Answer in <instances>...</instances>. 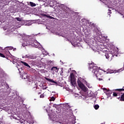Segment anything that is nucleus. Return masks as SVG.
Masks as SVG:
<instances>
[{
	"mask_svg": "<svg viewBox=\"0 0 124 124\" xmlns=\"http://www.w3.org/2000/svg\"><path fill=\"white\" fill-rule=\"evenodd\" d=\"M94 109H95V110H97V109L99 108V106L98 105H95V106H94Z\"/></svg>",
	"mask_w": 124,
	"mask_h": 124,
	"instance_id": "aec40b11",
	"label": "nucleus"
},
{
	"mask_svg": "<svg viewBox=\"0 0 124 124\" xmlns=\"http://www.w3.org/2000/svg\"><path fill=\"white\" fill-rule=\"evenodd\" d=\"M48 3L50 7H54V6H55V5H56V3L55 2V1H54V0H49Z\"/></svg>",
	"mask_w": 124,
	"mask_h": 124,
	"instance_id": "6e6552de",
	"label": "nucleus"
},
{
	"mask_svg": "<svg viewBox=\"0 0 124 124\" xmlns=\"http://www.w3.org/2000/svg\"><path fill=\"white\" fill-rule=\"evenodd\" d=\"M28 5H30L31 7H34V6H36V4L32 2H30L29 4H28Z\"/></svg>",
	"mask_w": 124,
	"mask_h": 124,
	"instance_id": "4468645a",
	"label": "nucleus"
},
{
	"mask_svg": "<svg viewBox=\"0 0 124 124\" xmlns=\"http://www.w3.org/2000/svg\"><path fill=\"white\" fill-rule=\"evenodd\" d=\"M117 98H120V97H117Z\"/></svg>",
	"mask_w": 124,
	"mask_h": 124,
	"instance_id": "7c9ffc66",
	"label": "nucleus"
},
{
	"mask_svg": "<svg viewBox=\"0 0 124 124\" xmlns=\"http://www.w3.org/2000/svg\"><path fill=\"white\" fill-rule=\"evenodd\" d=\"M31 44H33V41L31 40H25L22 44V46L26 47V46H29Z\"/></svg>",
	"mask_w": 124,
	"mask_h": 124,
	"instance_id": "20e7f679",
	"label": "nucleus"
},
{
	"mask_svg": "<svg viewBox=\"0 0 124 124\" xmlns=\"http://www.w3.org/2000/svg\"><path fill=\"white\" fill-rule=\"evenodd\" d=\"M62 73H63V72H62H62L60 73V75H62Z\"/></svg>",
	"mask_w": 124,
	"mask_h": 124,
	"instance_id": "cd10ccee",
	"label": "nucleus"
},
{
	"mask_svg": "<svg viewBox=\"0 0 124 124\" xmlns=\"http://www.w3.org/2000/svg\"><path fill=\"white\" fill-rule=\"evenodd\" d=\"M90 70H92V69L93 70L92 73H93L96 77H97L98 76H101V75H102L103 73L106 72L105 71L102 69H99L97 66H94L93 65H90Z\"/></svg>",
	"mask_w": 124,
	"mask_h": 124,
	"instance_id": "f257e3e1",
	"label": "nucleus"
},
{
	"mask_svg": "<svg viewBox=\"0 0 124 124\" xmlns=\"http://www.w3.org/2000/svg\"><path fill=\"white\" fill-rule=\"evenodd\" d=\"M55 100H56V98H55V97H52L49 99V101H55Z\"/></svg>",
	"mask_w": 124,
	"mask_h": 124,
	"instance_id": "6ab92c4d",
	"label": "nucleus"
},
{
	"mask_svg": "<svg viewBox=\"0 0 124 124\" xmlns=\"http://www.w3.org/2000/svg\"><path fill=\"white\" fill-rule=\"evenodd\" d=\"M93 31H95V32L97 33L98 31V29L97 28H94L93 30Z\"/></svg>",
	"mask_w": 124,
	"mask_h": 124,
	"instance_id": "393cba45",
	"label": "nucleus"
},
{
	"mask_svg": "<svg viewBox=\"0 0 124 124\" xmlns=\"http://www.w3.org/2000/svg\"><path fill=\"white\" fill-rule=\"evenodd\" d=\"M78 84L79 88L81 89L84 92H87V87L84 86V84L81 82V80L78 79Z\"/></svg>",
	"mask_w": 124,
	"mask_h": 124,
	"instance_id": "7ed1b4c3",
	"label": "nucleus"
},
{
	"mask_svg": "<svg viewBox=\"0 0 124 124\" xmlns=\"http://www.w3.org/2000/svg\"><path fill=\"white\" fill-rule=\"evenodd\" d=\"M13 49V47L7 46L5 47V49H4L5 54H6V55L8 56L10 55V52H9V50H12Z\"/></svg>",
	"mask_w": 124,
	"mask_h": 124,
	"instance_id": "39448f33",
	"label": "nucleus"
},
{
	"mask_svg": "<svg viewBox=\"0 0 124 124\" xmlns=\"http://www.w3.org/2000/svg\"><path fill=\"white\" fill-rule=\"evenodd\" d=\"M45 97L44 93H43L40 95V98H44Z\"/></svg>",
	"mask_w": 124,
	"mask_h": 124,
	"instance_id": "b1692460",
	"label": "nucleus"
},
{
	"mask_svg": "<svg viewBox=\"0 0 124 124\" xmlns=\"http://www.w3.org/2000/svg\"><path fill=\"white\" fill-rule=\"evenodd\" d=\"M16 20H17V21H18L19 22H22V18H20L19 17H16Z\"/></svg>",
	"mask_w": 124,
	"mask_h": 124,
	"instance_id": "412c9836",
	"label": "nucleus"
},
{
	"mask_svg": "<svg viewBox=\"0 0 124 124\" xmlns=\"http://www.w3.org/2000/svg\"><path fill=\"white\" fill-rule=\"evenodd\" d=\"M124 87H123L122 89H116L115 91H117L118 92H124Z\"/></svg>",
	"mask_w": 124,
	"mask_h": 124,
	"instance_id": "a211bd4d",
	"label": "nucleus"
},
{
	"mask_svg": "<svg viewBox=\"0 0 124 124\" xmlns=\"http://www.w3.org/2000/svg\"><path fill=\"white\" fill-rule=\"evenodd\" d=\"M20 123H21V124H22V122H20Z\"/></svg>",
	"mask_w": 124,
	"mask_h": 124,
	"instance_id": "2f4dec72",
	"label": "nucleus"
},
{
	"mask_svg": "<svg viewBox=\"0 0 124 124\" xmlns=\"http://www.w3.org/2000/svg\"><path fill=\"white\" fill-rule=\"evenodd\" d=\"M21 62L25 66H27V67H29V68H31V66H30V65H29V64H28L27 62Z\"/></svg>",
	"mask_w": 124,
	"mask_h": 124,
	"instance_id": "dca6fc26",
	"label": "nucleus"
},
{
	"mask_svg": "<svg viewBox=\"0 0 124 124\" xmlns=\"http://www.w3.org/2000/svg\"><path fill=\"white\" fill-rule=\"evenodd\" d=\"M53 62V61H49L48 62V63H52Z\"/></svg>",
	"mask_w": 124,
	"mask_h": 124,
	"instance_id": "a878e982",
	"label": "nucleus"
},
{
	"mask_svg": "<svg viewBox=\"0 0 124 124\" xmlns=\"http://www.w3.org/2000/svg\"><path fill=\"white\" fill-rule=\"evenodd\" d=\"M45 79L47 81H48V82H51V83H54V84H58V83H57V82L55 81V80H53V79H51L48 78H45Z\"/></svg>",
	"mask_w": 124,
	"mask_h": 124,
	"instance_id": "ddd939ff",
	"label": "nucleus"
},
{
	"mask_svg": "<svg viewBox=\"0 0 124 124\" xmlns=\"http://www.w3.org/2000/svg\"><path fill=\"white\" fill-rule=\"evenodd\" d=\"M89 27H91V25H90V26Z\"/></svg>",
	"mask_w": 124,
	"mask_h": 124,
	"instance_id": "72a5a7b5",
	"label": "nucleus"
},
{
	"mask_svg": "<svg viewBox=\"0 0 124 124\" xmlns=\"http://www.w3.org/2000/svg\"><path fill=\"white\" fill-rule=\"evenodd\" d=\"M45 16L46 17H47V18H50V19H52V18H54V17H52L50 16H47V15H45Z\"/></svg>",
	"mask_w": 124,
	"mask_h": 124,
	"instance_id": "5701e85b",
	"label": "nucleus"
},
{
	"mask_svg": "<svg viewBox=\"0 0 124 124\" xmlns=\"http://www.w3.org/2000/svg\"><path fill=\"white\" fill-rule=\"evenodd\" d=\"M105 56L106 59H108V61H112V60H113V58H114V55L111 53H105Z\"/></svg>",
	"mask_w": 124,
	"mask_h": 124,
	"instance_id": "423d86ee",
	"label": "nucleus"
},
{
	"mask_svg": "<svg viewBox=\"0 0 124 124\" xmlns=\"http://www.w3.org/2000/svg\"><path fill=\"white\" fill-rule=\"evenodd\" d=\"M0 57H1V58H5V56L4 55V54L0 53Z\"/></svg>",
	"mask_w": 124,
	"mask_h": 124,
	"instance_id": "4be33fe9",
	"label": "nucleus"
},
{
	"mask_svg": "<svg viewBox=\"0 0 124 124\" xmlns=\"http://www.w3.org/2000/svg\"><path fill=\"white\" fill-rule=\"evenodd\" d=\"M16 67L19 71V73L21 74V73H22V71H23V67H22V65L17 64L16 65Z\"/></svg>",
	"mask_w": 124,
	"mask_h": 124,
	"instance_id": "9d476101",
	"label": "nucleus"
},
{
	"mask_svg": "<svg viewBox=\"0 0 124 124\" xmlns=\"http://www.w3.org/2000/svg\"><path fill=\"white\" fill-rule=\"evenodd\" d=\"M51 70L52 71H55V72H58V71H59V69L57 67H53L51 69Z\"/></svg>",
	"mask_w": 124,
	"mask_h": 124,
	"instance_id": "2eb2a0df",
	"label": "nucleus"
},
{
	"mask_svg": "<svg viewBox=\"0 0 124 124\" xmlns=\"http://www.w3.org/2000/svg\"><path fill=\"white\" fill-rule=\"evenodd\" d=\"M71 84L72 86L75 87L76 85V80H75V77H74V74L71 73L70 75Z\"/></svg>",
	"mask_w": 124,
	"mask_h": 124,
	"instance_id": "f03ea898",
	"label": "nucleus"
},
{
	"mask_svg": "<svg viewBox=\"0 0 124 124\" xmlns=\"http://www.w3.org/2000/svg\"><path fill=\"white\" fill-rule=\"evenodd\" d=\"M34 89L36 90V93H37V94H41V93L42 92V90L40 88H36L35 87L34 88Z\"/></svg>",
	"mask_w": 124,
	"mask_h": 124,
	"instance_id": "f8f14e48",
	"label": "nucleus"
},
{
	"mask_svg": "<svg viewBox=\"0 0 124 124\" xmlns=\"http://www.w3.org/2000/svg\"><path fill=\"white\" fill-rule=\"evenodd\" d=\"M14 119H15V120H17V117H16L15 116H14Z\"/></svg>",
	"mask_w": 124,
	"mask_h": 124,
	"instance_id": "c756f323",
	"label": "nucleus"
},
{
	"mask_svg": "<svg viewBox=\"0 0 124 124\" xmlns=\"http://www.w3.org/2000/svg\"><path fill=\"white\" fill-rule=\"evenodd\" d=\"M22 58L23 59H30V60H33V59H34V56L32 54H27L22 56Z\"/></svg>",
	"mask_w": 124,
	"mask_h": 124,
	"instance_id": "0eeeda50",
	"label": "nucleus"
},
{
	"mask_svg": "<svg viewBox=\"0 0 124 124\" xmlns=\"http://www.w3.org/2000/svg\"><path fill=\"white\" fill-rule=\"evenodd\" d=\"M119 93H117V92H113V96H118V95H120Z\"/></svg>",
	"mask_w": 124,
	"mask_h": 124,
	"instance_id": "f3484780",
	"label": "nucleus"
},
{
	"mask_svg": "<svg viewBox=\"0 0 124 124\" xmlns=\"http://www.w3.org/2000/svg\"><path fill=\"white\" fill-rule=\"evenodd\" d=\"M92 25V27L94 28V24L93 23Z\"/></svg>",
	"mask_w": 124,
	"mask_h": 124,
	"instance_id": "c85d7f7f",
	"label": "nucleus"
},
{
	"mask_svg": "<svg viewBox=\"0 0 124 124\" xmlns=\"http://www.w3.org/2000/svg\"><path fill=\"white\" fill-rule=\"evenodd\" d=\"M109 69H108V71H109Z\"/></svg>",
	"mask_w": 124,
	"mask_h": 124,
	"instance_id": "473e14b6",
	"label": "nucleus"
},
{
	"mask_svg": "<svg viewBox=\"0 0 124 124\" xmlns=\"http://www.w3.org/2000/svg\"><path fill=\"white\" fill-rule=\"evenodd\" d=\"M60 14H61L62 16H65L66 14H67V11L66 10H62L60 11Z\"/></svg>",
	"mask_w": 124,
	"mask_h": 124,
	"instance_id": "1a4fd4ad",
	"label": "nucleus"
},
{
	"mask_svg": "<svg viewBox=\"0 0 124 124\" xmlns=\"http://www.w3.org/2000/svg\"><path fill=\"white\" fill-rule=\"evenodd\" d=\"M22 79H27V80H26V81L27 82H31V80H30L29 79V77H28V76L27 75V74L26 73H24L23 75H22Z\"/></svg>",
	"mask_w": 124,
	"mask_h": 124,
	"instance_id": "9b49d317",
	"label": "nucleus"
},
{
	"mask_svg": "<svg viewBox=\"0 0 124 124\" xmlns=\"http://www.w3.org/2000/svg\"><path fill=\"white\" fill-rule=\"evenodd\" d=\"M102 80H103L102 78H98L99 81H102Z\"/></svg>",
	"mask_w": 124,
	"mask_h": 124,
	"instance_id": "bb28decb",
	"label": "nucleus"
}]
</instances>
